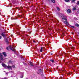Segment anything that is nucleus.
<instances>
[{"instance_id":"nucleus-1","label":"nucleus","mask_w":79,"mask_h":79,"mask_svg":"<svg viewBox=\"0 0 79 79\" xmlns=\"http://www.w3.org/2000/svg\"><path fill=\"white\" fill-rule=\"evenodd\" d=\"M61 17L62 19H63L62 20V21L63 22L64 24H66L67 26H68L69 25V23H68V20H67V19H66L67 17L64 15H63Z\"/></svg>"},{"instance_id":"nucleus-2","label":"nucleus","mask_w":79,"mask_h":79,"mask_svg":"<svg viewBox=\"0 0 79 79\" xmlns=\"http://www.w3.org/2000/svg\"><path fill=\"white\" fill-rule=\"evenodd\" d=\"M9 48H10V50H12V51L13 52H16V49L15 48H14L13 47L10 48V47H8L6 48V49L7 50H8Z\"/></svg>"},{"instance_id":"nucleus-3","label":"nucleus","mask_w":79,"mask_h":79,"mask_svg":"<svg viewBox=\"0 0 79 79\" xmlns=\"http://www.w3.org/2000/svg\"><path fill=\"white\" fill-rule=\"evenodd\" d=\"M5 33H7L6 32H3L1 34V35L3 37H6V34Z\"/></svg>"},{"instance_id":"nucleus-4","label":"nucleus","mask_w":79,"mask_h":79,"mask_svg":"<svg viewBox=\"0 0 79 79\" xmlns=\"http://www.w3.org/2000/svg\"><path fill=\"white\" fill-rule=\"evenodd\" d=\"M0 57H1L0 59L1 60H3V56H2V54L0 53Z\"/></svg>"},{"instance_id":"nucleus-5","label":"nucleus","mask_w":79,"mask_h":79,"mask_svg":"<svg viewBox=\"0 0 79 79\" xmlns=\"http://www.w3.org/2000/svg\"><path fill=\"white\" fill-rule=\"evenodd\" d=\"M6 53L5 52H2V55H4V56H5V57H6L7 56V55H6Z\"/></svg>"},{"instance_id":"nucleus-6","label":"nucleus","mask_w":79,"mask_h":79,"mask_svg":"<svg viewBox=\"0 0 79 79\" xmlns=\"http://www.w3.org/2000/svg\"><path fill=\"white\" fill-rule=\"evenodd\" d=\"M66 34L67 33L65 31L62 33V34L63 35V36H66Z\"/></svg>"},{"instance_id":"nucleus-7","label":"nucleus","mask_w":79,"mask_h":79,"mask_svg":"<svg viewBox=\"0 0 79 79\" xmlns=\"http://www.w3.org/2000/svg\"><path fill=\"white\" fill-rule=\"evenodd\" d=\"M2 65L3 66V67H4V68H6V66H7L6 64H5L3 63H2Z\"/></svg>"},{"instance_id":"nucleus-8","label":"nucleus","mask_w":79,"mask_h":79,"mask_svg":"<svg viewBox=\"0 0 79 79\" xmlns=\"http://www.w3.org/2000/svg\"><path fill=\"white\" fill-rule=\"evenodd\" d=\"M71 9H68L67 10V13H71Z\"/></svg>"},{"instance_id":"nucleus-9","label":"nucleus","mask_w":79,"mask_h":79,"mask_svg":"<svg viewBox=\"0 0 79 79\" xmlns=\"http://www.w3.org/2000/svg\"><path fill=\"white\" fill-rule=\"evenodd\" d=\"M7 67V69H10V68H12V66L10 65H8L6 66Z\"/></svg>"},{"instance_id":"nucleus-10","label":"nucleus","mask_w":79,"mask_h":79,"mask_svg":"<svg viewBox=\"0 0 79 79\" xmlns=\"http://www.w3.org/2000/svg\"><path fill=\"white\" fill-rule=\"evenodd\" d=\"M5 42L8 44V43H9V42L8 41V39H6L5 40Z\"/></svg>"},{"instance_id":"nucleus-11","label":"nucleus","mask_w":79,"mask_h":79,"mask_svg":"<svg viewBox=\"0 0 79 79\" xmlns=\"http://www.w3.org/2000/svg\"><path fill=\"white\" fill-rule=\"evenodd\" d=\"M29 63L30 64V66H33V64H32V62H29Z\"/></svg>"},{"instance_id":"nucleus-12","label":"nucleus","mask_w":79,"mask_h":79,"mask_svg":"<svg viewBox=\"0 0 79 79\" xmlns=\"http://www.w3.org/2000/svg\"><path fill=\"white\" fill-rule=\"evenodd\" d=\"M71 28L72 29H75L76 28V27L74 26H71V25H70Z\"/></svg>"},{"instance_id":"nucleus-13","label":"nucleus","mask_w":79,"mask_h":79,"mask_svg":"<svg viewBox=\"0 0 79 79\" xmlns=\"http://www.w3.org/2000/svg\"><path fill=\"white\" fill-rule=\"evenodd\" d=\"M75 26H77V27H79V25L78 24L76 23L75 24Z\"/></svg>"},{"instance_id":"nucleus-14","label":"nucleus","mask_w":79,"mask_h":79,"mask_svg":"<svg viewBox=\"0 0 79 79\" xmlns=\"http://www.w3.org/2000/svg\"><path fill=\"white\" fill-rule=\"evenodd\" d=\"M9 63L11 64L13 63V61L11 60H10L9 61Z\"/></svg>"},{"instance_id":"nucleus-15","label":"nucleus","mask_w":79,"mask_h":79,"mask_svg":"<svg viewBox=\"0 0 79 79\" xmlns=\"http://www.w3.org/2000/svg\"><path fill=\"white\" fill-rule=\"evenodd\" d=\"M65 2H70V1L69 0H65Z\"/></svg>"},{"instance_id":"nucleus-16","label":"nucleus","mask_w":79,"mask_h":79,"mask_svg":"<svg viewBox=\"0 0 79 79\" xmlns=\"http://www.w3.org/2000/svg\"><path fill=\"white\" fill-rule=\"evenodd\" d=\"M50 61H51L52 63H54V60H50Z\"/></svg>"},{"instance_id":"nucleus-17","label":"nucleus","mask_w":79,"mask_h":79,"mask_svg":"<svg viewBox=\"0 0 79 79\" xmlns=\"http://www.w3.org/2000/svg\"><path fill=\"white\" fill-rule=\"evenodd\" d=\"M52 2H53V3H55V0H51Z\"/></svg>"},{"instance_id":"nucleus-18","label":"nucleus","mask_w":79,"mask_h":79,"mask_svg":"<svg viewBox=\"0 0 79 79\" xmlns=\"http://www.w3.org/2000/svg\"><path fill=\"white\" fill-rule=\"evenodd\" d=\"M39 71L40 73H41L42 72V69H39Z\"/></svg>"},{"instance_id":"nucleus-19","label":"nucleus","mask_w":79,"mask_h":79,"mask_svg":"<svg viewBox=\"0 0 79 79\" xmlns=\"http://www.w3.org/2000/svg\"><path fill=\"white\" fill-rule=\"evenodd\" d=\"M73 10H76V7H73Z\"/></svg>"},{"instance_id":"nucleus-20","label":"nucleus","mask_w":79,"mask_h":79,"mask_svg":"<svg viewBox=\"0 0 79 79\" xmlns=\"http://www.w3.org/2000/svg\"><path fill=\"white\" fill-rule=\"evenodd\" d=\"M3 29H4V30H6V29H5V28H3V27H2L0 29L1 30H3Z\"/></svg>"},{"instance_id":"nucleus-21","label":"nucleus","mask_w":79,"mask_h":79,"mask_svg":"<svg viewBox=\"0 0 79 79\" xmlns=\"http://www.w3.org/2000/svg\"><path fill=\"white\" fill-rule=\"evenodd\" d=\"M56 8L58 10H60V8L58 7H56Z\"/></svg>"},{"instance_id":"nucleus-22","label":"nucleus","mask_w":79,"mask_h":79,"mask_svg":"<svg viewBox=\"0 0 79 79\" xmlns=\"http://www.w3.org/2000/svg\"><path fill=\"white\" fill-rule=\"evenodd\" d=\"M23 76H24L23 75H22L21 76L20 78H23Z\"/></svg>"},{"instance_id":"nucleus-23","label":"nucleus","mask_w":79,"mask_h":79,"mask_svg":"<svg viewBox=\"0 0 79 79\" xmlns=\"http://www.w3.org/2000/svg\"><path fill=\"white\" fill-rule=\"evenodd\" d=\"M8 78L7 77H5L4 78H2V79H7Z\"/></svg>"},{"instance_id":"nucleus-24","label":"nucleus","mask_w":79,"mask_h":79,"mask_svg":"<svg viewBox=\"0 0 79 79\" xmlns=\"http://www.w3.org/2000/svg\"><path fill=\"white\" fill-rule=\"evenodd\" d=\"M76 0H72V3H73V2H74Z\"/></svg>"},{"instance_id":"nucleus-25","label":"nucleus","mask_w":79,"mask_h":79,"mask_svg":"<svg viewBox=\"0 0 79 79\" xmlns=\"http://www.w3.org/2000/svg\"><path fill=\"white\" fill-rule=\"evenodd\" d=\"M77 12L78 13H79V10L78 9V10H77Z\"/></svg>"},{"instance_id":"nucleus-26","label":"nucleus","mask_w":79,"mask_h":79,"mask_svg":"<svg viewBox=\"0 0 79 79\" xmlns=\"http://www.w3.org/2000/svg\"><path fill=\"white\" fill-rule=\"evenodd\" d=\"M71 49H73L74 50V47H72Z\"/></svg>"},{"instance_id":"nucleus-27","label":"nucleus","mask_w":79,"mask_h":79,"mask_svg":"<svg viewBox=\"0 0 79 79\" xmlns=\"http://www.w3.org/2000/svg\"><path fill=\"white\" fill-rule=\"evenodd\" d=\"M77 5H79V1L77 2Z\"/></svg>"},{"instance_id":"nucleus-28","label":"nucleus","mask_w":79,"mask_h":79,"mask_svg":"<svg viewBox=\"0 0 79 79\" xmlns=\"http://www.w3.org/2000/svg\"><path fill=\"white\" fill-rule=\"evenodd\" d=\"M40 52H42V49H40Z\"/></svg>"},{"instance_id":"nucleus-29","label":"nucleus","mask_w":79,"mask_h":79,"mask_svg":"<svg viewBox=\"0 0 79 79\" xmlns=\"http://www.w3.org/2000/svg\"><path fill=\"white\" fill-rule=\"evenodd\" d=\"M13 67V68H15V66L14 65H13L12 67Z\"/></svg>"},{"instance_id":"nucleus-30","label":"nucleus","mask_w":79,"mask_h":79,"mask_svg":"<svg viewBox=\"0 0 79 79\" xmlns=\"http://www.w3.org/2000/svg\"><path fill=\"white\" fill-rule=\"evenodd\" d=\"M11 19L13 20V19H13L12 18H11Z\"/></svg>"},{"instance_id":"nucleus-31","label":"nucleus","mask_w":79,"mask_h":79,"mask_svg":"<svg viewBox=\"0 0 79 79\" xmlns=\"http://www.w3.org/2000/svg\"><path fill=\"white\" fill-rule=\"evenodd\" d=\"M2 39V36H0V39Z\"/></svg>"},{"instance_id":"nucleus-32","label":"nucleus","mask_w":79,"mask_h":79,"mask_svg":"<svg viewBox=\"0 0 79 79\" xmlns=\"http://www.w3.org/2000/svg\"><path fill=\"white\" fill-rule=\"evenodd\" d=\"M74 19H76V20H77V18H75Z\"/></svg>"},{"instance_id":"nucleus-33","label":"nucleus","mask_w":79,"mask_h":79,"mask_svg":"<svg viewBox=\"0 0 79 79\" xmlns=\"http://www.w3.org/2000/svg\"><path fill=\"white\" fill-rule=\"evenodd\" d=\"M42 49H43V47H41V49L42 50Z\"/></svg>"},{"instance_id":"nucleus-34","label":"nucleus","mask_w":79,"mask_h":79,"mask_svg":"<svg viewBox=\"0 0 79 79\" xmlns=\"http://www.w3.org/2000/svg\"><path fill=\"white\" fill-rule=\"evenodd\" d=\"M21 59H23V57H21Z\"/></svg>"},{"instance_id":"nucleus-35","label":"nucleus","mask_w":79,"mask_h":79,"mask_svg":"<svg viewBox=\"0 0 79 79\" xmlns=\"http://www.w3.org/2000/svg\"><path fill=\"white\" fill-rule=\"evenodd\" d=\"M33 42L34 43H35V41H33Z\"/></svg>"},{"instance_id":"nucleus-36","label":"nucleus","mask_w":79,"mask_h":79,"mask_svg":"<svg viewBox=\"0 0 79 79\" xmlns=\"http://www.w3.org/2000/svg\"><path fill=\"white\" fill-rule=\"evenodd\" d=\"M10 26H13V25H11Z\"/></svg>"},{"instance_id":"nucleus-37","label":"nucleus","mask_w":79,"mask_h":79,"mask_svg":"<svg viewBox=\"0 0 79 79\" xmlns=\"http://www.w3.org/2000/svg\"><path fill=\"white\" fill-rule=\"evenodd\" d=\"M51 55H53V53H51Z\"/></svg>"},{"instance_id":"nucleus-38","label":"nucleus","mask_w":79,"mask_h":79,"mask_svg":"<svg viewBox=\"0 0 79 79\" xmlns=\"http://www.w3.org/2000/svg\"><path fill=\"white\" fill-rule=\"evenodd\" d=\"M23 60H24V58H23V59H22Z\"/></svg>"},{"instance_id":"nucleus-39","label":"nucleus","mask_w":79,"mask_h":79,"mask_svg":"<svg viewBox=\"0 0 79 79\" xmlns=\"http://www.w3.org/2000/svg\"><path fill=\"white\" fill-rule=\"evenodd\" d=\"M73 34H74V33H72Z\"/></svg>"},{"instance_id":"nucleus-40","label":"nucleus","mask_w":79,"mask_h":79,"mask_svg":"<svg viewBox=\"0 0 79 79\" xmlns=\"http://www.w3.org/2000/svg\"><path fill=\"white\" fill-rule=\"evenodd\" d=\"M36 31H37L38 32H39V31H37V30H36Z\"/></svg>"},{"instance_id":"nucleus-41","label":"nucleus","mask_w":79,"mask_h":79,"mask_svg":"<svg viewBox=\"0 0 79 79\" xmlns=\"http://www.w3.org/2000/svg\"><path fill=\"white\" fill-rule=\"evenodd\" d=\"M50 35H51V34H49Z\"/></svg>"},{"instance_id":"nucleus-42","label":"nucleus","mask_w":79,"mask_h":79,"mask_svg":"<svg viewBox=\"0 0 79 79\" xmlns=\"http://www.w3.org/2000/svg\"><path fill=\"white\" fill-rule=\"evenodd\" d=\"M37 74H39V73H37Z\"/></svg>"},{"instance_id":"nucleus-43","label":"nucleus","mask_w":79,"mask_h":79,"mask_svg":"<svg viewBox=\"0 0 79 79\" xmlns=\"http://www.w3.org/2000/svg\"><path fill=\"white\" fill-rule=\"evenodd\" d=\"M11 6H10V7H11Z\"/></svg>"},{"instance_id":"nucleus-44","label":"nucleus","mask_w":79,"mask_h":79,"mask_svg":"<svg viewBox=\"0 0 79 79\" xmlns=\"http://www.w3.org/2000/svg\"><path fill=\"white\" fill-rule=\"evenodd\" d=\"M8 32H6V33H7Z\"/></svg>"},{"instance_id":"nucleus-45","label":"nucleus","mask_w":79,"mask_h":79,"mask_svg":"<svg viewBox=\"0 0 79 79\" xmlns=\"http://www.w3.org/2000/svg\"><path fill=\"white\" fill-rule=\"evenodd\" d=\"M7 74V73H6V74Z\"/></svg>"}]
</instances>
